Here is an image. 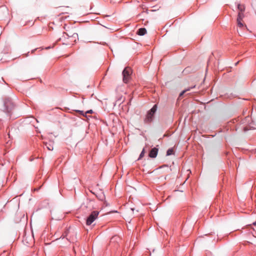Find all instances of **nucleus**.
<instances>
[{
  "label": "nucleus",
  "mask_w": 256,
  "mask_h": 256,
  "mask_svg": "<svg viewBox=\"0 0 256 256\" xmlns=\"http://www.w3.org/2000/svg\"><path fill=\"white\" fill-rule=\"evenodd\" d=\"M78 40V34L76 32L73 33L72 35L66 32H64L62 37L59 38L62 44L66 45L73 44Z\"/></svg>",
  "instance_id": "obj_1"
},
{
  "label": "nucleus",
  "mask_w": 256,
  "mask_h": 256,
  "mask_svg": "<svg viewBox=\"0 0 256 256\" xmlns=\"http://www.w3.org/2000/svg\"><path fill=\"white\" fill-rule=\"evenodd\" d=\"M240 124L242 125V128L244 132L250 129H256V128L253 126L252 118L249 116H246L242 120Z\"/></svg>",
  "instance_id": "obj_2"
},
{
  "label": "nucleus",
  "mask_w": 256,
  "mask_h": 256,
  "mask_svg": "<svg viewBox=\"0 0 256 256\" xmlns=\"http://www.w3.org/2000/svg\"><path fill=\"white\" fill-rule=\"evenodd\" d=\"M99 212L97 210L92 211L91 214L87 218L86 220V224L87 226L90 225L98 217Z\"/></svg>",
  "instance_id": "obj_3"
},
{
  "label": "nucleus",
  "mask_w": 256,
  "mask_h": 256,
  "mask_svg": "<svg viewBox=\"0 0 256 256\" xmlns=\"http://www.w3.org/2000/svg\"><path fill=\"white\" fill-rule=\"evenodd\" d=\"M157 109L156 104H154L153 107L148 111L144 121L146 122H150L152 121L154 117V115L156 112Z\"/></svg>",
  "instance_id": "obj_4"
},
{
  "label": "nucleus",
  "mask_w": 256,
  "mask_h": 256,
  "mask_svg": "<svg viewBox=\"0 0 256 256\" xmlns=\"http://www.w3.org/2000/svg\"><path fill=\"white\" fill-rule=\"evenodd\" d=\"M132 73V69L130 67H126L122 71L123 82L128 83Z\"/></svg>",
  "instance_id": "obj_5"
},
{
  "label": "nucleus",
  "mask_w": 256,
  "mask_h": 256,
  "mask_svg": "<svg viewBox=\"0 0 256 256\" xmlns=\"http://www.w3.org/2000/svg\"><path fill=\"white\" fill-rule=\"evenodd\" d=\"M244 17V12H238V18L236 19L237 24L238 26L240 28H243L244 27V25L243 23L242 22V19ZM244 27H246V26H244Z\"/></svg>",
  "instance_id": "obj_6"
},
{
  "label": "nucleus",
  "mask_w": 256,
  "mask_h": 256,
  "mask_svg": "<svg viewBox=\"0 0 256 256\" xmlns=\"http://www.w3.org/2000/svg\"><path fill=\"white\" fill-rule=\"evenodd\" d=\"M44 146L46 147L48 150H52L54 148V142L50 141L49 142H44Z\"/></svg>",
  "instance_id": "obj_7"
},
{
  "label": "nucleus",
  "mask_w": 256,
  "mask_h": 256,
  "mask_svg": "<svg viewBox=\"0 0 256 256\" xmlns=\"http://www.w3.org/2000/svg\"><path fill=\"white\" fill-rule=\"evenodd\" d=\"M158 148H152L149 153L150 157L152 158H156L158 154Z\"/></svg>",
  "instance_id": "obj_8"
},
{
  "label": "nucleus",
  "mask_w": 256,
  "mask_h": 256,
  "mask_svg": "<svg viewBox=\"0 0 256 256\" xmlns=\"http://www.w3.org/2000/svg\"><path fill=\"white\" fill-rule=\"evenodd\" d=\"M146 32V30L145 28H139L137 32V34L140 36H144Z\"/></svg>",
  "instance_id": "obj_9"
},
{
  "label": "nucleus",
  "mask_w": 256,
  "mask_h": 256,
  "mask_svg": "<svg viewBox=\"0 0 256 256\" xmlns=\"http://www.w3.org/2000/svg\"><path fill=\"white\" fill-rule=\"evenodd\" d=\"M238 12H244L245 10V8L243 5H241L240 4H238Z\"/></svg>",
  "instance_id": "obj_10"
},
{
  "label": "nucleus",
  "mask_w": 256,
  "mask_h": 256,
  "mask_svg": "<svg viewBox=\"0 0 256 256\" xmlns=\"http://www.w3.org/2000/svg\"><path fill=\"white\" fill-rule=\"evenodd\" d=\"M78 112L84 116H85V114H92L93 112L92 110H91L86 111L85 113H84L83 111L81 110H78Z\"/></svg>",
  "instance_id": "obj_11"
},
{
  "label": "nucleus",
  "mask_w": 256,
  "mask_h": 256,
  "mask_svg": "<svg viewBox=\"0 0 256 256\" xmlns=\"http://www.w3.org/2000/svg\"><path fill=\"white\" fill-rule=\"evenodd\" d=\"M195 87V86H192V87H190L188 88H186V90H183L180 94V96H182L185 92H186L188 91H189L190 90V89L194 88Z\"/></svg>",
  "instance_id": "obj_12"
},
{
  "label": "nucleus",
  "mask_w": 256,
  "mask_h": 256,
  "mask_svg": "<svg viewBox=\"0 0 256 256\" xmlns=\"http://www.w3.org/2000/svg\"><path fill=\"white\" fill-rule=\"evenodd\" d=\"M174 154V150L172 148H169L166 152V155L170 156Z\"/></svg>",
  "instance_id": "obj_13"
},
{
  "label": "nucleus",
  "mask_w": 256,
  "mask_h": 256,
  "mask_svg": "<svg viewBox=\"0 0 256 256\" xmlns=\"http://www.w3.org/2000/svg\"><path fill=\"white\" fill-rule=\"evenodd\" d=\"M144 148L142 150V152H141V153L140 154L138 159L142 158L144 156Z\"/></svg>",
  "instance_id": "obj_14"
},
{
  "label": "nucleus",
  "mask_w": 256,
  "mask_h": 256,
  "mask_svg": "<svg viewBox=\"0 0 256 256\" xmlns=\"http://www.w3.org/2000/svg\"><path fill=\"white\" fill-rule=\"evenodd\" d=\"M66 33H67V34H70V35H72L74 32H66Z\"/></svg>",
  "instance_id": "obj_15"
},
{
  "label": "nucleus",
  "mask_w": 256,
  "mask_h": 256,
  "mask_svg": "<svg viewBox=\"0 0 256 256\" xmlns=\"http://www.w3.org/2000/svg\"><path fill=\"white\" fill-rule=\"evenodd\" d=\"M253 225L256 226V221L253 223Z\"/></svg>",
  "instance_id": "obj_16"
}]
</instances>
